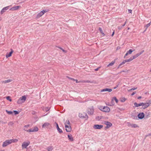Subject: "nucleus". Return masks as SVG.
<instances>
[{"instance_id":"f257e3e1","label":"nucleus","mask_w":151,"mask_h":151,"mask_svg":"<svg viewBox=\"0 0 151 151\" xmlns=\"http://www.w3.org/2000/svg\"><path fill=\"white\" fill-rule=\"evenodd\" d=\"M99 109L101 111L106 112H108L110 111V109L108 106H100L99 108Z\"/></svg>"},{"instance_id":"f03ea898","label":"nucleus","mask_w":151,"mask_h":151,"mask_svg":"<svg viewBox=\"0 0 151 151\" xmlns=\"http://www.w3.org/2000/svg\"><path fill=\"white\" fill-rule=\"evenodd\" d=\"M26 96H23L21 97H20L19 99L18 100L17 103L18 104H22L23 103L25 102L26 99Z\"/></svg>"},{"instance_id":"7ed1b4c3","label":"nucleus","mask_w":151,"mask_h":151,"mask_svg":"<svg viewBox=\"0 0 151 151\" xmlns=\"http://www.w3.org/2000/svg\"><path fill=\"white\" fill-rule=\"evenodd\" d=\"M140 104H141V106H142V108L143 109H145L147 108L151 104V101H149L147 102L146 103L143 102L140 103Z\"/></svg>"},{"instance_id":"20e7f679","label":"nucleus","mask_w":151,"mask_h":151,"mask_svg":"<svg viewBox=\"0 0 151 151\" xmlns=\"http://www.w3.org/2000/svg\"><path fill=\"white\" fill-rule=\"evenodd\" d=\"M14 141L13 140H6L3 143V144L2 145V146L3 147H5L7 146L8 145L12 143Z\"/></svg>"},{"instance_id":"39448f33","label":"nucleus","mask_w":151,"mask_h":151,"mask_svg":"<svg viewBox=\"0 0 151 151\" xmlns=\"http://www.w3.org/2000/svg\"><path fill=\"white\" fill-rule=\"evenodd\" d=\"M79 117L82 119L86 118V119H87L88 118V116L87 114L85 113H79L78 114Z\"/></svg>"},{"instance_id":"423d86ee","label":"nucleus","mask_w":151,"mask_h":151,"mask_svg":"<svg viewBox=\"0 0 151 151\" xmlns=\"http://www.w3.org/2000/svg\"><path fill=\"white\" fill-rule=\"evenodd\" d=\"M94 110L93 108V107H92L91 108H88L87 109V113L88 114L90 115H93L94 113Z\"/></svg>"},{"instance_id":"0eeeda50","label":"nucleus","mask_w":151,"mask_h":151,"mask_svg":"<svg viewBox=\"0 0 151 151\" xmlns=\"http://www.w3.org/2000/svg\"><path fill=\"white\" fill-rule=\"evenodd\" d=\"M30 144V142H24L22 145V147L23 149L24 148H26Z\"/></svg>"},{"instance_id":"6e6552de","label":"nucleus","mask_w":151,"mask_h":151,"mask_svg":"<svg viewBox=\"0 0 151 151\" xmlns=\"http://www.w3.org/2000/svg\"><path fill=\"white\" fill-rule=\"evenodd\" d=\"M47 11L46 10H43L41 11L37 15V17L39 18L42 16L45 12H46Z\"/></svg>"},{"instance_id":"1a4fd4ad","label":"nucleus","mask_w":151,"mask_h":151,"mask_svg":"<svg viewBox=\"0 0 151 151\" xmlns=\"http://www.w3.org/2000/svg\"><path fill=\"white\" fill-rule=\"evenodd\" d=\"M145 114L143 112L140 113L138 114L137 116L139 119H142L145 117Z\"/></svg>"},{"instance_id":"9d476101","label":"nucleus","mask_w":151,"mask_h":151,"mask_svg":"<svg viewBox=\"0 0 151 151\" xmlns=\"http://www.w3.org/2000/svg\"><path fill=\"white\" fill-rule=\"evenodd\" d=\"M130 61L129 60V59H127L124 60L122 63H121L117 67V69H119V68H120L121 67V66L125 63L126 62H130Z\"/></svg>"},{"instance_id":"9b49d317","label":"nucleus","mask_w":151,"mask_h":151,"mask_svg":"<svg viewBox=\"0 0 151 151\" xmlns=\"http://www.w3.org/2000/svg\"><path fill=\"white\" fill-rule=\"evenodd\" d=\"M65 130L67 132H70L71 130V128L70 125H65Z\"/></svg>"},{"instance_id":"f8f14e48","label":"nucleus","mask_w":151,"mask_h":151,"mask_svg":"<svg viewBox=\"0 0 151 151\" xmlns=\"http://www.w3.org/2000/svg\"><path fill=\"white\" fill-rule=\"evenodd\" d=\"M93 127L95 129H100L103 127V126L102 125L96 124L94 125Z\"/></svg>"},{"instance_id":"ddd939ff","label":"nucleus","mask_w":151,"mask_h":151,"mask_svg":"<svg viewBox=\"0 0 151 151\" xmlns=\"http://www.w3.org/2000/svg\"><path fill=\"white\" fill-rule=\"evenodd\" d=\"M21 6H17L13 7L10 9V10L14 11L18 9Z\"/></svg>"},{"instance_id":"4468645a","label":"nucleus","mask_w":151,"mask_h":151,"mask_svg":"<svg viewBox=\"0 0 151 151\" xmlns=\"http://www.w3.org/2000/svg\"><path fill=\"white\" fill-rule=\"evenodd\" d=\"M50 125L49 123L48 122L45 123L42 126V128H48L49 126H50Z\"/></svg>"},{"instance_id":"2eb2a0df","label":"nucleus","mask_w":151,"mask_h":151,"mask_svg":"<svg viewBox=\"0 0 151 151\" xmlns=\"http://www.w3.org/2000/svg\"><path fill=\"white\" fill-rule=\"evenodd\" d=\"M10 6H7L4 7L1 11V14H3L6 10H7L9 8Z\"/></svg>"},{"instance_id":"dca6fc26","label":"nucleus","mask_w":151,"mask_h":151,"mask_svg":"<svg viewBox=\"0 0 151 151\" xmlns=\"http://www.w3.org/2000/svg\"><path fill=\"white\" fill-rule=\"evenodd\" d=\"M55 123L56 124V128H57V129L58 131L60 133H62L63 131H62V129L59 128L58 124L56 122H55Z\"/></svg>"},{"instance_id":"f3484780","label":"nucleus","mask_w":151,"mask_h":151,"mask_svg":"<svg viewBox=\"0 0 151 151\" xmlns=\"http://www.w3.org/2000/svg\"><path fill=\"white\" fill-rule=\"evenodd\" d=\"M112 91V89L111 88H105L102 89L101 90V92L108 91L110 92Z\"/></svg>"},{"instance_id":"a211bd4d","label":"nucleus","mask_w":151,"mask_h":151,"mask_svg":"<svg viewBox=\"0 0 151 151\" xmlns=\"http://www.w3.org/2000/svg\"><path fill=\"white\" fill-rule=\"evenodd\" d=\"M11 51L9 53H7L6 55V57L7 58H8V57H10L11 56L12 54V53L14 51L12 49H11Z\"/></svg>"},{"instance_id":"6ab92c4d","label":"nucleus","mask_w":151,"mask_h":151,"mask_svg":"<svg viewBox=\"0 0 151 151\" xmlns=\"http://www.w3.org/2000/svg\"><path fill=\"white\" fill-rule=\"evenodd\" d=\"M68 138L70 141L71 142L73 141L74 139L71 134H70L68 135Z\"/></svg>"},{"instance_id":"aec40b11","label":"nucleus","mask_w":151,"mask_h":151,"mask_svg":"<svg viewBox=\"0 0 151 151\" xmlns=\"http://www.w3.org/2000/svg\"><path fill=\"white\" fill-rule=\"evenodd\" d=\"M105 124H106V125L108 126L109 127H111L112 125V124L111 123L107 121L105 122Z\"/></svg>"},{"instance_id":"412c9836","label":"nucleus","mask_w":151,"mask_h":151,"mask_svg":"<svg viewBox=\"0 0 151 151\" xmlns=\"http://www.w3.org/2000/svg\"><path fill=\"white\" fill-rule=\"evenodd\" d=\"M53 149L52 146H50L47 148V150L48 151H52Z\"/></svg>"},{"instance_id":"4be33fe9","label":"nucleus","mask_w":151,"mask_h":151,"mask_svg":"<svg viewBox=\"0 0 151 151\" xmlns=\"http://www.w3.org/2000/svg\"><path fill=\"white\" fill-rule=\"evenodd\" d=\"M99 31H100L101 33V34H102V35H103V36H104L105 35V34L103 32V31L102 30V28L101 27H99Z\"/></svg>"},{"instance_id":"5701e85b","label":"nucleus","mask_w":151,"mask_h":151,"mask_svg":"<svg viewBox=\"0 0 151 151\" xmlns=\"http://www.w3.org/2000/svg\"><path fill=\"white\" fill-rule=\"evenodd\" d=\"M114 100L112 98L111 99V102L110 103V104L109 105H110V106H113L114 105Z\"/></svg>"},{"instance_id":"b1692460","label":"nucleus","mask_w":151,"mask_h":151,"mask_svg":"<svg viewBox=\"0 0 151 151\" xmlns=\"http://www.w3.org/2000/svg\"><path fill=\"white\" fill-rule=\"evenodd\" d=\"M32 129H33L32 130H33V132L37 131L38 130V129L37 127H35L34 128H33Z\"/></svg>"},{"instance_id":"393cba45","label":"nucleus","mask_w":151,"mask_h":151,"mask_svg":"<svg viewBox=\"0 0 151 151\" xmlns=\"http://www.w3.org/2000/svg\"><path fill=\"white\" fill-rule=\"evenodd\" d=\"M134 50H133L132 49H130L129 51H127V52L129 54H131L132 52Z\"/></svg>"},{"instance_id":"a878e982","label":"nucleus","mask_w":151,"mask_h":151,"mask_svg":"<svg viewBox=\"0 0 151 151\" xmlns=\"http://www.w3.org/2000/svg\"><path fill=\"white\" fill-rule=\"evenodd\" d=\"M33 129L32 128L30 129H29L28 130H27L25 129V128H24V130L25 131H26L27 132H33V130H32Z\"/></svg>"},{"instance_id":"bb28decb","label":"nucleus","mask_w":151,"mask_h":151,"mask_svg":"<svg viewBox=\"0 0 151 151\" xmlns=\"http://www.w3.org/2000/svg\"><path fill=\"white\" fill-rule=\"evenodd\" d=\"M134 105L135 107H137L141 106V104H140V103L139 104H138L137 103L135 102L134 103Z\"/></svg>"},{"instance_id":"cd10ccee","label":"nucleus","mask_w":151,"mask_h":151,"mask_svg":"<svg viewBox=\"0 0 151 151\" xmlns=\"http://www.w3.org/2000/svg\"><path fill=\"white\" fill-rule=\"evenodd\" d=\"M115 62V61H112L109 64H108V65H107V66H112L114 64Z\"/></svg>"},{"instance_id":"c85d7f7f","label":"nucleus","mask_w":151,"mask_h":151,"mask_svg":"<svg viewBox=\"0 0 151 151\" xmlns=\"http://www.w3.org/2000/svg\"><path fill=\"white\" fill-rule=\"evenodd\" d=\"M131 126L133 128H136L138 127V126L135 124H132L131 125Z\"/></svg>"},{"instance_id":"c756f323","label":"nucleus","mask_w":151,"mask_h":151,"mask_svg":"<svg viewBox=\"0 0 151 151\" xmlns=\"http://www.w3.org/2000/svg\"><path fill=\"white\" fill-rule=\"evenodd\" d=\"M65 124L67 125H70V123L69 120H66Z\"/></svg>"},{"instance_id":"7c9ffc66","label":"nucleus","mask_w":151,"mask_h":151,"mask_svg":"<svg viewBox=\"0 0 151 151\" xmlns=\"http://www.w3.org/2000/svg\"><path fill=\"white\" fill-rule=\"evenodd\" d=\"M12 81V80L11 79H8L7 80L5 81H3L4 83H9Z\"/></svg>"},{"instance_id":"2f4dec72","label":"nucleus","mask_w":151,"mask_h":151,"mask_svg":"<svg viewBox=\"0 0 151 151\" xmlns=\"http://www.w3.org/2000/svg\"><path fill=\"white\" fill-rule=\"evenodd\" d=\"M150 23L151 22H150V23H148V24H147L146 25H145V31L147 29V28L150 26Z\"/></svg>"},{"instance_id":"473e14b6","label":"nucleus","mask_w":151,"mask_h":151,"mask_svg":"<svg viewBox=\"0 0 151 151\" xmlns=\"http://www.w3.org/2000/svg\"><path fill=\"white\" fill-rule=\"evenodd\" d=\"M126 100V99L125 98H122L121 99H120V101L122 102H124Z\"/></svg>"},{"instance_id":"72a5a7b5","label":"nucleus","mask_w":151,"mask_h":151,"mask_svg":"<svg viewBox=\"0 0 151 151\" xmlns=\"http://www.w3.org/2000/svg\"><path fill=\"white\" fill-rule=\"evenodd\" d=\"M137 87H136V88H134H134H132V89H129V90H128V91L129 92H130V91H131L132 90H136V89H137Z\"/></svg>"},{"instance_id":"f704fd0d","label":"nucleus","mask_w":151,"mask_h":151,"mask_svg":"<svg viewBox=\"0 0 151 151\" xmlns=\"http://www.w3.org/2000/svg\"><path fill=\"white\" fill-rule=\"evenodd\" d=\"M6 111L9 114H12L13 112L11 111H8L7 110H6Z\"/></svg>"},{"instance_id":"c9c22d12","label":"nucleus","mask_w":151,"mask_h":151,"mask_svg":"<svg viewBox=\"0 0 151 151\" xmlns=\"http://www.w3.org/2000/svg\"><path fill=\"white\" fill-rule=\"evenodd\" d=\"M14 123L13 122H10L8 123V125L9 126H12L14 124Z\"/></svg>"},{"instance_id":"e433bc0d","label":"nucleus","mask_w":151,"mask_h":151,"mask_svg":"<svg viewBox=\"0 0 151 151\" xmlns=\"http://www.w3.org/2000/svg\"><path fill=\"white\" fill-rule=\"evenodd\" d=\"M114 100H115L116 103H117L118 102V100L116 99L115 97H114L113 98Z\"/></svg>"},{"instance_id":"4c0bfd02","label":"nucleus","mask_w":151,"mask_h":151,"mask_svg":"<svg viewBox=\"0 0 151 151\" xmlns=\"http://www.w3.org/2000/svg\"><path fill=\"white\" fill-rule=\"evenodd\" d=\"M6 99L9 100L10 101H12V100L11 99L10 97L9 96H8L6 97Z\"/></svg>"},{"instance_id":"58836bf2","label":"nucleus","mask_w":151,"mask_h":151,"mask_svg":"<svg viewBox=\"0 0 151 151\" xmlns=\"http://www.w3.org/2000/svg\"><path fill=\"white\" fill-rule=\"evenodd\" d=\"M13 112L15 115L19 113V112L17 111L14 110L13 111Z\"/></svg>"},{"instance_id":"ea45409f","label":"nucleus","mask_w":151,"mask_h":151,"mask_svg":"<svg viewBox=\"0 0 151 151\" xmlns=\"http://www.w3.org/2000/svg\"><path fill=\"white\" fill-rule=\"evenodd\" d=\"M136 91H134L132 93V94H131V95L132 96H133L134 94H136Z\"/></svg>"},{"instance_id":"a19ab883","label":"nucleus","mask_w":151,"mask_h":151,"mask_svg":"<svg viewBox=\"0 0 151 151\" xmlns=\"http://www.w3.org/2000/svg\"><path fill=\"white\" fill-rule=\"evenodd\" d=\"M12 140H13L14 141V142H17L18 141V139H12Z\"/></svg>"},{"instance_id":"79ce46f5","label":"nucleus","mask_w":151,"mask_h":151,"mask_svg":"<svg viewBox=\"0 0 151 151\" xmlns=\"http://www.w3.org/2000/svg\"><path fill=\"white\" fill-rule=\"evenodd\" d=\"M85 82H86V83H92L93 82L91 81H90L89 80H87Z\"/></svg>"},{"instance_id":"37998d69","label":"nucleus","mask_w":151,"mask_h":151,"mask_svg":"<svg viewBox=\"0 0 151 151\" xmlns=\"http://www.w3.org/2000/svg\"><path fill=\"white\" fill-rule=\"evenodd\" d=\"M140 55H141L139 53H137L136 55H135L137 57H138V56H139Z\"/></svg>"},{"instance_id":"c03bdc74","label":"nucleus","mask_w":151,"mask_h":151,"mask_svg":"<svg viewBox=\"0 0 151 151\" xmlns=\"http://www.w3.org/2000/svg\"><path fill=\"white\" fill-rule=\"evenodd\" d=\"M129 60L130 61H132V60H133L134 59H133V57H130L129 59Z\"/></svg>"},{"instance_id":"a18cd8bd","label":"nucleus","mask_w":151,"mask_h":151,"mask_svg":"<svg viewBox=\"0 0 151 151\" xmlns=\"http://www.w3.org/2000/svg\"><path fill=\"white\" fill-rule=\"evenodd\" d=\"M67 77L70 79H71V80H73V81H75V79H74L73 78H70L68 77Z\"/></svg>"},{"instance_id":"49530a36","label":"nucleus","mask_w":151,"mask_h":151,"mask_svg":"<svg viewBox=\"0 0 151 151\" xmlns=\"http://www.w3.org/2000/svg\"><path fill=\"white\" fill-rule=\"evenodd\" d=\"M132 57L133 59H135L136 58H137V57L135 55L133 56Z\"/></svg>"},{"instance_id":"de8ad7c7","label":"nucleus","mask_w":151,"mask_h":151,"mask_svg":"<svg viewBox=\"0 0 151 151\" xmlns=\"http://www.w3.org/2000/svg\"><path fill=\"white\" fill-rule=\"evenodd\" d=\"M96 119L98 120H100L101 118H100L98 116L96 117Z\"/></svg>"},{"instance_id":"09e8293b","label":"nucleus","mask_w":151,"mask_h":151,"mask_svg":"<svg viewBox=\"0 0 151 151\" xmlns=\"http://www.w3.org/2000/svg\"><path fill=\"white\" fill-rule=\"evenodd\" d=\"M132 117L134 119H137V116H132Z\"/></svg>"},{"instance_id":"8fccbe9b","label":"nucleus","mask_w":151,"mask_h":151,"mask_svg":"<svg viewBox=\"0 0 151 151\" xmlns=\"http://www.w3.org/2000/svg\"><path fill=\"white\" fill-rule=\"evenodd\" d=\"M128 55H129V54H128V53L127 52V53H126V54H125L124 57V58H125V57L127 56Z\"/></svg>"},{"instance_id":"3c124183","label":"nucleus","mask_w":151,"mask_h":151,"mask_svg":"<svg viewBox=\"0 0 151 151\" xmlns=\"http://www.w3.org/2000/svg\"><path fill=\"white\" fill-rule=\"evenodd\" d=\"M122 28V27L119 26L118 27V29L120 30Z\"/></svg>"},{"instance_id":"603ef678","label":"nucleus","mask_w":151,"mask_h":151,"mask_svg":"<svg viewBox=\"0 0 151 151\" xmlns=\"http://www.w3.org/2000/svg\"><path fill=\"white\" fill-rule=\"evenodd\" d=\"M59 48L60 49H61L63 51V52H66L65 50H64V49H62L61 47H59Z\"/></svg>"},{"instance_id":"864d4df0","label":"nucleus","mask_w":151,"mask_h":151,"mask_svg":"<svg viewBox=\"0 0 151 151\" xmlns=\"http://www.w3.org/2000/svg\"><path fill=\"white\" fill-rule=\"evenodd\" d=\"M100 67H98V68H97L96 69H95V71H98L99 68H100Z\"/></svg>"},{"instance_id":"5fc2aeb1","label":"nucleus","mask_w":151,"mask_h":151,"mask_svg":"<svg viewBox=\"0 0 151 151\" xmlns=\"http://www.w3.org/2000/svg\"><path fill=\"white\" fill-rule=\"evenodd\" d=\"M119 84H118L115 87H114V89H116L119 86Z\"/></svg>"},{"instance_id":"6e6d98bb","label":"nucleus","mask_w":151,"mask_h":151,"mask_svg":"<svg viewBox=\"0 0 151 151\" xmlns=\"http://www.w3.org/2000/svg\"><path fill=\"white\" fill-rule=\"evenodd\" d=\"M128 12L129 13H132V10L131 9H129L128 10Z\"/></svg>"},{"instance_id":"4d7b16f0","label":"nucleus","mask_w":151,"mask_h":151,"mask_svg":"<svg viewBox=\"0 0 151 151\" xmlns=\"http://www.w3.org/2000/svg\"><path fill=\"white\" fill-rule=\"evenodd\" d=\"M144 52V50H143L142 51H141L139 53L140 54V55L142 54Z\"/></svg>"},{"instance_id":"13d9d810","label":"nucleus","mask_w":151,"mask_h":151,"mask_svg":"<svg viewBox=\"0 0 151 151\" xmlns=\"http://www.w3.org/2000/svg\"><path fill=\"white\" fill-rule=\"evenodd\" d=\"M29 125H25L24 126L25 128H27L28 127H29Z\"/></svg>"},{"instance_id":"bf43d9fd","label":"nucleus","mask_w":151,"mask_h":151,"mask_svg":"<svg viewBox=\"0 0 151 151\" xmlns=\"http://www.w3.org/2000/svg\"><path fill=\"white\" fill-rule=\"evenodd\" d=\"M126 24V22H125V23L123 25H122V27H123L124 26H125V25Z\"/></svg>"},{"instance_id":"052dcab7","label":"nucleus","mask_w":151,"mask_h":151,"mask_svg":"<svg viewBox=\"0 0 151 151\" xmlns=\"http://www.w3.org/2000/svg\"><path fill=\"white\" fill-rule=\"evenodd\" d=\"M49 110V109H48V108L47 109H45V111H48Z\"/></svg>"},{"instance_id":"680f3d73","label":"nucleus","mask_w":151,"mask_h":151,"mask_svg":"<svg viewBox=\"0 0 151 151\" xmlns=\"http://www.w3.org/2000/svg\"><path fill=\"white\" fill-rule=\"evenodd\" d=\"M114 32H113V33H112V35H111V36H113L114 35Z\"/></svg>"},{"instance_id":"e2e57ef3","label":"nucleus","mask_w":151,"mask_h":151,"mask_svg":"<svg viewBox=\"0 0 151 151\" xmlns=\"http://www.w3.org/2000/svg\"><path fill=\"white\" fill-rule=\"evenodd\" d=\"M125 72V71H124V70H123L121 71L119 73H121L122 72Z\"/></svg>"},{"instance_id":"0e129e2a","label":"nucleus","mask_w":151,"mask_h":151,"mask_svg":"<svg viewBox=\"0 0 151 151\" xmlns=\"http://www.w3.org/2000/svg\"><path fill=\"white\" fill-rule=\"evenodd\" d=\"M109 128L108 126L107 125H106V127H105L106 129H107Z\"/></svg>"},{"instance_id":"69168bd1","label":"nucleus","mask_w":151,"mask_h":151,"mask_svg":"<svg viewBox=\"0 0 151 151\" xmlns=\"http://www.w3.org/2000/svg\"><path fill=\"white\" fill-rule=\"evenodd\" d=\"M141 98H142L141 96H139V97H138L137 98V99H141Z\"/></svg>"},{"instance_id":"338daca9","label":"nucleus","mask_w":151,"mask_h":151,"mask_svg":"<svg viewBox=\"0 0 151 151\" xmlns=\"http://www.w3.org/2000/svg\"><path fill=\"white\" fill-rule=\"evenodd\" d=\"M75 81H76V83H78V80H75Z\"/></svg>"},{"instance_id":"774afa93","label":"nucleus","mask_w":151,"mask_h":151,"mask_svg":"<svg viewBox=\"0 0 151 151\" xmlns=\"http://www.w3.org/2000/svg\"><path fill=\"white\" fill-rule=\"evenodd\" d=\"M2 123H3V124H4V123L5 124V122H2Z\"/></svg>"}]
</instances>
